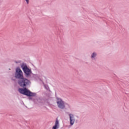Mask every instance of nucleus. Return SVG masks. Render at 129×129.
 I'll list each match as a JSON object with an SVG mask.
<instances>
[{
    "mask_svg": "<svg viewBox=\"0 0 129 129\" xmlns=\"http://www.w3.org/2000/svg\"><path fill=\"white\" fill-rule=\"evenodd\" d=\"M18 84L21 87L18 89V91L21 94L26 95L29 97L36 96V93L31 92L27 88L31 85V81L29 79L24 77L20 80H18Z\"/></svg>",
    "mask_w": 129,
    "mask_h": 129,
    "instance_id": "f257e3e1",
    "label": "nucleus"
},
{
    "mask_svg": "<svg viewBox=\"0 0 129 129\" xmlns=\"http://www.w3.org/2000/svg\"><path fill=\"white\" fill-rule=\"evenodd\" d=\"M23 72L25 74L26 77H31V74L32 73V70L28 68L27 64L23 63L21 66Z\"/></svg>",
    "mask_w": 129,
    "mask_h": 129,
    "instance_id": "f03ea898",
    "label": "nucleus"
},
{
    "mask_svg": "<svg viewBox=\"0 0 129 129\" xmlns=\"http://www.w3.org/2000/svg\"><path fill=\"white\" fill-rule=\"evenodd\" d=\"M15 77L16 79H18V80H20L24 78L23 72L22 71L21 69H20V68H17L16 69Z\"/></svg>",
    "mask_w": 129,
    "mask_h": 129,
    "instance_id": "7ed1b4c3",
    "label": "nucleus"
},
{
    "mask_svg": "<svg viewBox=\"0 0 129 129\" xmlns=\"http://www.w3.org/2000/svg\"><path fill=\"white\" fill-rule=\"evenodd\" d=\"M56 103L58 107L60 108V109H65V103H64L63 100L60 98H56Z\"/></svg>",
    "mask_w": 129,
    "mask_h": 129,
    "instance_id": "20e7f679",
    "label": "nucleus"
},
{
    "mask_svg": "<svg viewBox=\"0 0 129 129\" xmlns=\"http://www.w3.org/2000/svg\"><path fill=\"white\" fill-rule=\"evenodd\" d=\"M69 116L70 124L71 125H73L75 122V117L74 116V115L72 113L69 114Z\"/></svg>",
    "mask_w": 129,
    "mask_h": 129,
    "instance_id": "39448f33",
    "label": "nucleus"
},
{
    "mask_svg": "<svg viewBox=\"0 0 129 129\" xmlns=\"http://www.w3.org/2000/svg\"><path fill=\"white\" fill-rule=\"evenodd\" d=\"M59 127H60V125L59 124V121L58 120V119L56 118L55 122V124L53 126L52 129H58Z\"/></svg>",
    "mask_w": 129,
    "mask_h": 129,
    "instance_id": "423d86ee",
    "label": "nucleus"
},
{
    "mask_svg": "<svg viewBox=\"0 0 129 129\" xmlns=\"http://www.w3.org/2000/svg\"><path fill=\"white\" fill-rule=\"evenodd\" d=\"M96 56H97V53L96 52H93L91 55V59L96 60Z\"/></svg>",
    "mask_w": 129,
    "mask_h": 129,
    "instance_id": "0eeeda50",
    "label": "nucleus"
},
{
    "mask_svg": "<svg viewBox=\"0 0 129 129\" xmlns=\"http://www.w3.org/2000/svg\"><path fill=\"white\" fill-rule=\"evenodd\" d=\"M25 2H26V4L27 5H29V3H30V0H25Z\"/></svg>",
    "mask_w": 129,
    "mask_h": 129,
    "instance_id": "6e6552de",
    "label": "nucleus"
},
{
    "mask_svg": "<svg viewBox=\"0 0 129 129\" xmlns=\"http://www.w3.org/2000/svg\"><path fill=\"white\" fill-rule=\"evenodd\" d=\"M44 87H45V88L46 89H47V90H48V89L49 88L48 87L45 86Z\"/></svg>",
    "mask_w": 129,
    "mask_h": 129,
    "instance_id": "1a4fd4ad",
    "label": "nucleus"
},
{
    "mask_svg": "<svg viewBox=\"0 0 129 129\" xmlns=\"http://www.w3.org/2000/svg\"><path fill=\"white\" fill-rule=\"evenodd\" d=\"M15 62L16 63H20L19 61H15Z\"/></svg>",
    "mask_w": 129,
    "mask_h": 129,
    "instance_id": "9d476101",
    "label": "nucleus"
}]
</instances>
